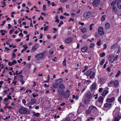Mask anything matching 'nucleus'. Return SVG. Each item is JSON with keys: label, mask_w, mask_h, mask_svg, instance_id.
Here are the masks:
<instances>
[{"label": "nucleus", "mask_w": 121, "mask_h": 121, "mask_svg": "<svg viewBox=\"0 0 121 121\" xmlns=\"http://www.w3.org/2000/svg\"><path fill=\"white\" fill-rule=\"evenodd\" d=\"M86 75L87 77L90 76V79H93L94 78L95 75V73L91 69H88L86 73Z\"/></svg>", "instance_id": "f257e3e1"}, {"label": "nucleus", "mask_w": 121, "mask_h": 121, "mask_svg": "<svg viewBox=\"0 0 121 121\" xmlns=\"http://www.w3.org/2000/svg\"><path fill=\"white\" fill-rule=\"evenodd\" d=\"M19 112L21 114H29L30 112L28 110L27 111V109L25 108H21L19 110Z\"/></svg>", "instance_id": "f03ea898"}, {"label": "nucleus", "mask_w": 121, "mask_h": 121, "mask_svg": "<svg viewBox=\"0 0 121 121\" xmlns=\"http://www.w3.org/2000/svg\"><path fill=\"white\" fill-rule=\"evenodd\" d=\"M104 98L102 96H100L96 101V105L99 107H101L103 103Z\"/></svg>", "instance_id": "7ed1b4c3"}, {"label": "nucleus", "mask_w": 121, "mask_h": 121, "mask_svg": "<svg viewBox=\"0 0 121 121\" xmlns=\"http://www.w3.org/2000/svg\"><path fill=\"white\" fill-rule=\"evenodd\" d=\"M45 53V52H41L36 55L35 56V58L36 57L37 59L38 60L42 59L44 57Z\"/></svg>", "instance_id": "20e7f679"}, {"label": "nucleus", "mask_w": 121, "mask_h": 121, "mask_svg": "<svg viewBox=\"0 0 121 121\" xmlns=\"http://www.w3.org/2000/svg\"><path fill=\"white\" fill-rule=\"evenodd\" d=\"M92 94L91 93L89 92H87L86 94L85 95V97L86 98H87V99L85 101V103H86V102L87 101L89 102L90 100L89 99H91L92 97Z\"/></svg>", "instance_id": "39448f33"}, {"label": "nucleus", "mask_w": 121, "mask_h": 121, "mask_svg": "<svg viewBox=\"0 0 121 121\" xmlns=\"http://www.w3.org/2000/svg\"><path fill=\"white\" fill-rule=\"evenodd\" d=\"M70 91L68 90H67L65 92H64L63 94V96L65 98H67L69 97Z\"/></svg>", "instance_id": "423d86ee"}, {"label": "nucleus", "mask_w": 121, "mask_h": 121, "mask_svg": "<svg viewBox=\"0 0 121 121\" xmlns=\"http://www.w3.org/2000/svg\"><path fill=\"white\" fill-rule=\"evenodd\" d=\"M98 32L99 34L101 36L104 34L105 33L104 31V29L102 26H100L98 28Z\"/></svg>", "instance_id": "0eeeda50"}, {"label": "nucleus", "mask_w": 121, "mask_h": 121, "mask_svg": "<svg viewBox=\"0 0 121 121\" xmlns=\"http://www.w3.org/2000/svg\"><path fill=\"white\" fill-rule=\"evenodd\" d=\"M121 115L120 113L116 114L114 117V121H119L121 119Z\"/></svg>", "instance_id": "6e6552de"}, {"label": "nucleus", "mask_w": 121, "mask_h": 121, "mask_svg": "<svg viewBox=\"0 0 121 121\" xmlns=\"http://www.w3.org/2000/svg\"><path fill=\"white\" fill-rule=\"evenodd\" d=\"M89 107V109H90L91 111V113H94L97 109L95 106L93 105L90 106Z\"/></svg>", "instance_id": "1a4fd4ad"}, {"label": "nucleus", "mask_w": 121, "mask_h": 121, "mask_svg": "<svg viewBox=\"0 0 121 121\" xmlns=\"http://www.w3.org/2000/svg\"><path fill=\"white\" fill-rule=\"evenodd\" d=\"M91 13L90 11L86 12L84 14V17L86 18H88L91 16Z\"/></svg>", "instance_id": "9d476101"}, {"label": "nucleus", "mask_w": 121, "mask_h": 121, "mask_svg": "<svg viewBox=\"0 0 121 121\" xmlns=\"http://www.w3.org/2000/svg\"><path fill=\"white\" fill-rule=\"evenodd\" d=\"M82 52H87L88 51V47L87 45L82 47L81 49Z\"/></svg>", "instance_id": "9b49d317"}, {"label": "nucleus", "mask_w": 121, "mask_h": 121, "mask_svg": "<svg viewBox=\"0 0 121 121\" xmlns=\"http://www.w3.org/2000/svg\"><path fill=\"white\" fill-rule=\"evenodd\" d=\"M100 0H94L92 3L93 5L94 6L97 7L99 3Z\"/></svg>", "instance_id": "f8f14e48"}, {"label": "nucleus", "mask_w": 121, "mask_h": 121, "mask_svg": "<svg viewBox=\"0 0 121 121\" xmlns=\"http://www.w3.org/2000/svg\"><path fill=\"white\" fill-rule=\"evenodd\" d=\"M73 38L72 37H68L65 39V42L66 43L69 44L72 41Z\"/></svg>", "instance_id": "ddd939ff"}, {"label": "nucleus", "mask_w": 121, "mask_h": 121, "mask_svg": "<svg viewBox=\"0 0 121 121\" xmlns=\"http://www.w3.org/2000/svg\"><path fill=\"white\" fill-rule=\"evenodd\" d=\"M112 105V104L111 103H106L104 104V108H108L111 107Z\"/></svg>", "instance_id": "4468645a"}, {"label": "nucleus", "mask_w": 121, "mask_h": 121, "mask_svg": "<svg viewBox=\"0 0 121 121\" xmlns=\"http://www.w3.org/2000/svg\"><path fill=\"white\" fill-rule=\"evenodd\" d=\"M63 79L62 78H60L56 80L55 82L59 85L61 83L63 82Z\"/></svg>", "instance_id": "2eb2a0df"}, {"label": "nucleus", "mask_w": 121, "mask_h": 121, "mask_svg": "<svg viewBox=\"0 0 121 121\" xmlns=\"http://www.w3.org/2000/svg\"><path fill=\"white\" fill-rule=\"evenodd\" d=\"M108 60L109 62H112L113 61V56L110 55L108 58Z\"/></svg>", "instance_id": "dca6fc26"}, {"label": "nucleus", "mask_w": 121, "mask_h": 121, "mask_svg": "<svg viewBox=\"0 0 121 121\" xmlns=\"http://www.w3.org/2000/svg\"><path fill=\"white\" fill-rule=\"evenodd\" d=\"M91 87H90V89L91 90H95L96 87V83L94 82L91 85Z\"/></svg>", "instance_id": "f3484780"}, {"label": "nucleus", "mask_w": 121, "mask_h": 121, "mask_svg": "<svg viewBox=\"0 0 121 121\" xmlns=\"http://www.w3.org/2000/svg\"><path fill=\"white\" fill-rule=\"evenodd\" d=\"M119 86V83L117 80H115L114 82V87H117Z\"/></svg>", "instance_id": "a211bd4d"}, {"label": "nucleus", "mask_w": 121, "mask_h": 121, "mask_svg": "<svg viewBox=\"0 0 121 121\" xmlns=\"http://www.w3.org/2000/svg\"><path fill=\"white\" fill-rule=\"evenodd\" d=\"M36 102L35 100L34 99H31L30 101L28 102L29 104L33 105Z\"/></svg>", "instance_id": "6ab92c4d"}, {"label": "nucleus", "mask_w": 121, "mask_h": 121, "mask_svg": "<svg viewBox=\"0 0 121 121\" xmlns=\"http://www.w3.org/2000/svg\"><path fill=\"white\" fill-rule=\"evenodd\" d=\"M59 87L60 89H64L65 88L64 84L63 83H61L60 84L59 86Z\"/></svg>", "instance_id": "aec40b11"}, {"label": "nucleus", "mask_w": 121, "mask_h": 121, "mask_svg": "<svg viewBox=\"0 0 121 121\" xmlns=\"http://www.w3.org/2000/svg\"><path fill=\"white\" fill-rule=\"evenodd\" d=\"M108 92L107 90H105L102 93V95L103 96H105L108 93Z\"/></svg>", "instance_id": "412c9836"}, {"label": "nucleus", "mask_w": 121, "mask_h": 121, "mask_svg": "<svg viewBox=\"0 0 121 121\" xmlns=\"http://www.w3.org/2000/svg\"><path fill=\"white\" fill-rule=\"evenodd\" d=\"M110 25L109 23L107 22L105 24V27L106 29H108L110 27Z\"/></svg>", "instance_id": "4be33fe9"}, {"label": "nucleus", "mask_w": 121, "mask_h": 121, "mask_svg": "<svg viewBox=\"0 0 121 121\" xmlns=\"http://www.w3.org/2000/svg\"><path fill=\"white\" fill-rule=\"evenodd\" d=\"M99 81L101 84H103L105 83V80L104 79L102 78H101L99 80Z\"/></svg>", "instance_id": "5701e85b"}, {"label": "nucleus", "mask_w": 121, "mask_h": 121, "mask_svg": "<svg viewBox=\"0 0 121 121\" xmlns=\"http://www.w3.org/2000/svg\"><path fill=\"white\" fill-rule=\"evenodd\" d=\"M120 108L119 107H117L115 108V112H116V114L120 113Z\"/></svg>", "instance_id": "b1692460"}, {"label": "nucleus", "mask_w": 121, "mask_h": 121, "mask_svg": "<svg viewBox=\"0 0 121 121\" xmlns=\"http://www.w3.org/2000/svg\"><path fill=\"white\" fill-rule=\"evenodd\" d=\"M117 6L118 8L121 9V0L118 1L117 3Z\"/></svg>", "instance_id": "393cba45"}, {"label": "nucleus", "mask_w": 121, "mask_h": 121, "mask_svg": "<svg viewBox=\"0 0 121 121\" xmlns=\"http://www.w3.org/2000/svg\"><path fill=\"white\" fill-rule=\"evenodd\" d=\"M113 97H112V99H107L106 100V102L108 103H110L113 100Z\"/></svg>", "instance_id": "a878e982"}, {"label": "nucleus", "mask_w": 121, "mask_h": 121, "mask_svg": "<svg viewBox=\"0 0 121 121\" xmlns=\"http://www.w3.org/2000/svg\"><path fill=\"white\" fill-rule=\"evenodd\" d=\"M58 91L59 92V94L60 95H62L63 94L64 92L63 90H58Z\"/></svg>", "instance_id": "bb28decb"}, {"label": "nucleus", "mask_w": 121, "mask_h": 121, "mask_svg": "<svg viewBox=\"0 0 121 121\" xmlns=\"http://www.w3.org/2000/svg\"><path fill=\"white\" fill-rule=\"evenodd\" d=\"M32 113H33V116L35 117H38L40 115L39 113H35V112H33Z\"/></svg>", "instance_id": "cd10ccee"}, {"label": "nucleus", "mask_w": 121, "mask_h": 121, "mask_svg": "<svg viewBox=\"0 0 121 121\" xmlns=\"http://www.w3.org/2000/svg\"><path fill=\"white\" fill-rule=\"evenodd\" d=\"M106 15H103L101 17V22L104 21L106 19Z\"/></svg>", "instance_id": "c85d7f7f"}, {"label": "nucleus", "mask_w": 121, "mask_h": 121, "mask_svg": "<svg viewBox=\"0 0 121 121\" xmlns=\"http://www.w3.org/2000/svg\"><path fill=\"white\" fill-rule=\"evenodd\" d=\"M62 65L65 66H66V60L65 58H64V60L62 62Z\"/></svg>", "instance_id": "c756f323"}, {"label": "nucleus", "mask_w": 121, "mask_h": 121, "mask_svg": "<svg viewBox=\"0 0 121 121\" xmlns=\"http://www.w3.org/2000/svg\"><path fill=\"white\" fill-rule=\"evenodd\" d=\"M90 113H91V111H90V109H89H89L86 110V112H85V113L86 114V115H89V114Z\"/></svg>", "instance_id": "7c9ffc66"}, {"label": "nucleus", "mask_w": 121, "mask_h": 121, "mask_svg": "<svg viewBox=\"0 0 121 121\" xmlns=\"http://www.w3.org/2000/svg\"><path fill=\"white\" fill-rule=\"evenodd\" d=\"M80 30L82 32L84 33L86 31L87 29L86 28H84L82 29H80Z\"/></svg>", "instance_id": "2f4dec72"}, {"label": "nucleus", "mask_w": 121, "mask_h": 121, "mask_svg": "<svg viewBox=\"0 0 121 121\" xmlns=\"http://www.w3.org/2000/svg\"><path fill=\"white\" fill-rule=\"evenodd\" d=\"M58 86V85L55 82V83L53 84L52 86L54 88H56Z\"/></svg>", "instance_id": "473e14b6"}, {"label": "nucleus", "mask_w": 121, "mask_h": 121, "mask_svg": "<svg viewBox=\"0 0 121 121\" xmlns=\"http://www.w3.org/2000/svg\"><path fill=\"white\" fill-rule=\"evenodd\" d=\"M105 55V54L104 52H103L99 54L100 56L102 57L104 56Z\"/></svg>", "instance_id": "72a5a7b5"}, {"label": "nucleus", "mask_w": 121, "mask_h": 121, "mask_svg": "<svg viewBox=\"0 0 121 121\" xmlns=\"http://www.w3.org/2000/svg\"><path fill=\"white\" fill-rule=\"evenodd\" d=\"M101 41L100 39H99L97 42V45L98 46H100L101 45Z\"/></svg>", "instance_id": "f704fd0d"}, {"label": "nucleus", "mask_w": 121, "mask_h": 121, "mask_svg": "<svg viewBox=\"0 0 121 121\" xmlns=\"http://www.w3.org/2000/svg\"><path fill=\"white\" fill-rule=\"evenodd\" d=\"M88 66H85L84 67V69L82 71V72L83 73L84 72L88 69Z\"/></svg>", "instance_id": "c9c22d12"}, {"label": "nucleus", "mask_w": 121, "mask_h": 121, "mask_svg": "<svg viewBox=\"0 0 121 121\" xmlns=\"http://www.w3.org/2000/svg\"><path fill=\"white\" fill-rule=\"evenodd\" d=\"M94 25V24L92 23L91 24L90 26V30H91L92 29V27Z\"/></svg>", "instance_id": "e433bc0d"}, {"label": "nucleus", "mask_w": 121, "mask_h": 121, "mask_svg": "<svg viewBox=\"0 0 121 121\" xmlns=\"http://www.w3.org/2000/svg\"><path fill=\"white\" fill-rule=\"evenodd\" d=\"M95 45V44L93 43H91L89 47L90 48H92L94 47Z\"/></svg>", "instance_id": "4c0bfd02"}, {"label": "nucleus", "mask_w": 121, "mask_h": 121, "mask_svg": "<svg viewBox=\"0 0 121 121\" xmlns=\"http://www.w3.org/2000/svg\"><path fill=\"white\" fill-rule=\"evenodd\" d=\"M37 49V48L35 46H33L32 47V51L34 52L36 51V50Z\"/></svg>", "instance_id": "58836bf2"}, {"label": "nucleus", "mask_w": 121, "mask_h": 121, "mask_svg": "<svg viewBox=\"0 0 121 121\" xmlns=\"http://www.w3.org/2000/svg\"><path fill=\"white\" fill-rule=\"evenodd\" d=\"M49 27L48 26H46L44 27V31H47L48 30V29Z\"/></svg>", "instance_id": "ea45409f"}, {"label": "nucleus", "mask_w": 121, "mask_h": 121, "mask_svg": "<svg viewBox=\"0 0 121 121\" xmlns=\"http://www.w3.org/2000/svg\"><path fill=\"white\" fill-rule=\"evenodd\" d=\"M105 60L104 59H103L100 62V65H102L103 64Z\"/></svg>", "instance_id": "a19ab883"}, {"label": "nucleus", "mask_w": 121, "mask_h": 121, "mask_svg": "<svg viewBox=\"0 0 121 121\" xmlns=\"http://www.w3.org/2000/svg\"><path fill=\"white\" fill-rule=\"evenodd\" d=\"M63 24V21H61L60 22L58 25V27H60L61 25Z\"/></svg>", "instance_id": "79ce46f5"}, {"label": "nucleus", "mask_w": 121, "mask_h": 121, "mask_svg": "<svg viewBox=\"0 0 121 121\" xmlns=\"http://www.w3.org/2000/svg\"><path fill=\"white\" fill-rule=\"evenodd\" d=\"M121 73V72L120 71H118L116 75L115 76L116 77H117L118 76H119Z\"/></svg>", "instance_id": "37998d69"}, {"label": "nucleus", "mask_w": 121, "mask_h": 121, "mask_svg": "<svg viewBox=\"0 0 121 121\" xmlns=\"http://www.w3.org/2000/svg\"><path fill=\"white\" fill-rule=\"evenodd\" d=\"M53 53H54V51H52V50L50 51L49 52V54L50 55H52Z\"/></svg>", "instance_id": "c03bdc74"}, {"label": "nucleus", "mask_w": 121, "mask_h": 121, "mask_svg": "<svg viewBox=\"0 0 121 121\" xmlns=\"http://www.w3.org/2000/svg\"><path fill=\"white\" fill-rule=\"evenodd\" d=\"M22 102L23 104L25 105V104L26 103V101L25 99H24L22 100Z\"/></svg>", "instance_id": "a18cd8bd"}, {"label": "nucleus", "mask_w": 121, "mask_h": 121, "mask_svg": "<svg viewBox=\"0 0 121 121\" xmlns=\"http://www.w3.org/2000/svg\"><path fill=\"white\" fill-rule=\"evenodd\" d=\"M13 65H14L17 63V61L15 60H14L12 62Z\"/></svg>", "instance_id": "49530a36"}, {"label": "nucleus", "mask_w": 121, "mask_h": 121, "mask_svg": "<svg viewBox=\"0 0 121 121\" xmlns=\"http://www.w3.org/2000/svg\"><path fill=\"white\" fill-rule=\"evenodd\" d=\"M6 107L9 110L12 109L13 108V107L10 106H6Z\"/></svg>", "instance_id": "de8ad7c7"}, {"label": "nucleus", "mask_w": 121, "mask_h": 121, "mask_svg": "<svg viewBox=\"0 0 121 121\" xmlns=\"http://www.w3.org/2000/svg\"><path fill=\"white\" fill-rule=\"evenodd\" d=\"M43 8L42 9L43 11H45L46 9V5H43Z\"/></svg>", "instance_id": "09e8293b"}, {"label": "nucleus", "mask_w": 121, "mask_h": 121, "mask_svg": "<svg viewBox=\"0 0 121 121\" xmlns=\"http://www.w3.org/2000/svg\"><path fill=\"white\" fill-rule=\"evenodd\" d=\"M74 21V19L71 17L69 18V19L68 20V21L70 22L71 21Z\"/></svg>", "instance_id": "8fccbe9b"}, {"label": "nucleus", "mask_w": 121, "mask_h": 121, "mask_svg": "<svg viewBox=\"0 0 121 121\" xmlns=\"http://www.w3.org/2000/svg\"><path fill=\"white\" fill-rule=\"evenodd\" d=\"M104 47L103 48L104 50H105L106 49L107 47V45L106 44H104Z\"/></svg>", "instance_id": "3c124183"}, {"label": "nucleus", "mask_w": 121, "mask_h": 121, "mask_svg": "<svg viewBox=\"0 0 121 121\" xmlns=\"http://www.w3.org/2000/svg\"><path fill=\"white\" fill-rule=\"evenodd\" d=\"M79 25H80L82 26H83L84 25V23L83 22H78Z\"/></svg>", "instance_id": "603ef678"}, {"label": "nucleus", "mask_w": 121, "mask_h": 121, "mask_svg": "<svg viewBox=\"0 0 121 121\" xmlns=\"http://www.w3.org/2000/svg\"><path fill=\"white\" fill-rule=\"evenodd\" d=\"M34 46H35L37 49L39 47V44L38 43L36 44Z\"/></svg>", "instance_id": "864d4df0"}, {"label": "nucleus", "mask_w": 121, "mask_h": 121, "mask_svg": "<svg viewBox=\"0 0 121 121\" xmlns=\"http://www.w3.org/2000/svg\"><path fill=\"white\" fill-rule=\"evenodd\" d=\"M29 92L30 93H31L32 92L31 91L30 89H29L28 90H27L25 91L26 93H27Z\"/></svg>", "instance_id": "5fc2aeb1"}, {"label": "nucleus", "mask_w": 121, "mask_h": 121, "mask_svg": "<svg viewBox=\"0 0 121 121\" xmlns=\"http://www.w3.org/2000/svg\"><path fill=\"white\" fill-rule=\"evenodd\" d=\"M20 81L21 82L22 84V85L23 84L25 83V81H23V79H20Z\"/></svg>", "instance_id": "6e6d98bb"}, {"label": "nucleus", "mask_w": 121, "mask_h": 121, "mask_svg": "<svg viewBox=\"0 0 121 121\" xmlns=\"http://www.w3.org/2000/svg\"><path fill=\"white\" fill-rule=\"evenodd\" d=\"M63 14L64 15L66 16H69V13H64Z\"/></svg>", "instance_id": "4d7b16f0"}, {"label": "nucleus", "mask_w": 121, "mask_h": 121, "mask_svg": "<svg viewBox=\"0 0 121 121\" xmlns=\"http://www.w3.org/2000/svg\"><path fill=\"white\" fill-rule=\"evenodd\" d=\"M2 4L3 5L2 6H1L3 8L6 6V4L5 3V2H3Z\"/></svg>", "instance_id": "13d9d810"}, {"label": "nucleus", "mask_w": 121, "mask_h": 121, "mask_svg": "<svg viewBox=\"0 0 121 121\" xmlns=\"http://www.w3.org/2000/svg\"><path fill=\"white\" fill-rule=\"evenodd\" d=\"M14 30H9V33L10 34H11L13 32Z\"/></svg>", "instance_id": "bf43d9fd"}, {"label": "nucleus", "mask_w": 121, "mask_h": 121, "mask_svg": "<svg viewBox=\"0 0 121 121\" xmlns=\"http://www.w3.org/2000/svg\"><path fill=\"white\" fill-rule=\"evenodd\" d=\"M71 15L72 17H73L75 16L76 14L75 13H72Z\"/></svg>", "instance_id": "052dcab7"}, {"label": "nucleus", "mask_w": 121, "mask_h": 121, "mask_svg": "<svg viewBox=\"0 0 121 121\" xmlns=\"http://www.w3.org/2000/svg\"><path fill=\"white\" fill-rule=\"evenodd\" d=\"M53 58V59H52V60L53 61H56L57 60V58L56 57H54Z\"/></svg>", "instance_id": "680f3d73"}, {"label": "nucleus", "mask_w": 121, "mask_h": 121, "mask_svg": "<svg viewBox=\"0 0 121 121\" xmlns=\"http://www.w3.org/2000/svg\"><path fill=\"white\" fill-rule=\"evenodd\" d=\"M67 0H60V1L62 3H63L65 2H67Z\"/></svg>", "instance_id": "e2e57ef3"}, {"label": "nucleus", "mask_w": 121, "mask_h": 121, "mask_svg": "<svg viewBox=\"0 0 121 121\" xmlns=\"http://www.w3.org/2000/svg\"><path fill=\"white\" fill-rule=\"evenodd\" d=\"M85 82L87 83H91V80H86L85 81Z\"/></svg>", "instance_id": "0e129e2a"}, {"label": "nucleus", "mask_w": 121, "mask_h": 121, "mask_svg": "<svg viewBox=\"0 0 121 121\" xmlns=\"http://www.w3.org/2000/svg\"><path fill=\"white\" fill-rule=\"evenodd\" d=\"M80 105L81 106H82L83 107L84 106V105L83 103L81 102L80 103Z\"/></svg>", "instance_id": "69168bd1"}, {"label": "nucleus", "mask_w": 121, "mask_h": 121, "mask_svg": "<svg viewBox=\"0 0 121 121\" xmlns=\"http://www.w3.org/2000/svg\"><path fill=\"white\" fill-rule=\"evenodd\" d=\"M63 45H60L59 46L60 48L61 49H64V48L63 47Z\"/></svg>", "instance_id": "338daca9"}, {"label": "nucleus", "mask_w": 121, "mask_h": 121, "mask_svg": "<svg viewBox=\"0 0 121 121\" xmlns=\"http://www.w3.org/2000/svg\"><path fill=\"white\" fill-rule=\"evenodd\" d=\"M119 101L120 102H121V95L118 99Z\"/></svg>", "instance_id": "774afa93"}]
</instances>
